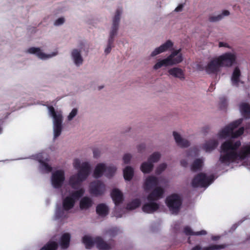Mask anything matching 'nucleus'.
Returning a JSON list of instances; mask_svg holds the SVG:
<instances>
[{
	"instance_id": "1",
	"label": "nucleus",
	"mask_w": 250,
	"mask_h": 250,
	"mask_svg": "<svg viewBox=\"0 0 250 250\" xmlns=\"http://www.w3.org/2000/svg\"><path fill=\"white\" fill-rule=\"evenodd\" d=\"M241 146L240 141L228 140L221 146L220 159L218 164L229 165L230 163L244 160L250 157V145L244 146L238 153L237 149Z\"/></svg>"
},
{
	"instance_id": "2",
	"label": "nucleus",
	"mask_w": 250,
	"mask_h": 250,
	"mask_svg": "<svg viewBox=\"0 0 250 250\" xmlns=\"http://www.w3.org/2000/svg\"><path fill=\"white\" fill-rule=\"evenodd\" d=\"M242 119L235 121L220 129L215 138L206 141L203 145V148L206 152H210L214 150L218 145V141L227 138H236L242 135L244 131V127L239 128L234 131L242 123Z\"/></svg>"
},
{
	"instance_id": "3",
	"label": "nucleus",
	"mask_w": 250,
	"mask_h": 250,
	"mask_svg": "<svg viewBox=\"0 0 250 250\" xmlns=\"http://www.w3.org/2000/svg\"><path fill=\"white\" fill-rule=\"evenodd\" d=\"M214 180V176L212 175L207 176L204 173H199L196 175L191 182L193 187H207Z\"/></svg>"
},
{
	"instance_id": "4",
	"label": "nucleus",
	"mask_w": 250,
	"mask_h": 250,
	"mask_svg": "<svg viewBox=\"0 0 250 250\" xmlns=\"http://www.w3.org/2000/svg\"><path fill=\"white\" fill-rule=\"evenodd\" d=\"M222 67H230L236 63L237 54L234 51L226 52L217 56Z\"/></svg>"
},
{
	"instance_id": "5",
	"label": "nucleus",
	"mask_w": 250,
	"mask_h": 250,
	"mask_svg": "<svg viewBox=\"0 0 250 250\" xmlns=\"http://www.w3.org/2000/svg\"><path fill=\"white\" fill-rule=\"evenodd\" d=\"M166 202L172 214H177L179 212L182 204L180 196L177 194L171 195L167 198Z\"/></svg>"
},
{
	"instance_id": "6",
	"label": "nucleus",
	"mask_w": 250,
	"mask_h": 250,
	"mask_svg": "<svg viewBox=\"0 0 250 250\" xmlns=\"http://www.w3.org/2000/svg\"><path fill=\"white\" fill-rule=\"evenodd\" d=\"M122 13V10L121 9H118L116 11L115 15L112 19V23L109 31L108 40L114 41V37L117 35Z\"/></svg>"
},
{
	"instance_id": "7",
	"label": "nucleus",
	"mask_w": 250,
	"mask_h": 250,
	"mask_svg": "<svg viewBox=\"0 0 250 250\" xmlns=\"http://www.w3.org/2000/svg\"><path fill=\"white\" fill-rule=\"evenodd\" d=\"M220 67L221 66L216 56L211 58L203 69L208 74H215L220 71Z\"/></svg>"
},
{
	"instance_id": "8",
	"label": "nucleus",
	"mask_w": 250,
	"mask_h": 250,
	"mask_svg": "<svg viewBox=\"0 0 250 250\" xmlns=\"http://www.w3.org/2000/svg\"><path fill=\"white\" fill-rule=\"evenodd\" d=\"M77 200H78V190H76L69 196L63 199L62 203L63 208L66 211L71 209L74 207Z\"/></svg>"
},
{
	"instance_id": "9",
	"label": "nucleus",
	"mask_w": 250,
	"mask_h": 250,
	"mask_svg": "<svg viewBox=\"0 0 250 250\" xmlns=\"http://www.w3.org/2000/svg\"><path fill=\"white\" fill-rule=\"evenodd\" d=\"M105 191L104 184L100 181H95L92 182L89 186L90 193L96 196H100L104 193Z\"/></svg>"
},
{
	"instance_id": "10",
	"label": "nucleus",
	"mask_w": 250,
	"mask_h": 250,
	"mask_svg": "<svg viewBox=\"0 0 250 250\" xmlns=\"http://www.w3.org/2000/svg\"><path fill=\"white\" fill-rule=\"evenodd\" d=\"M65 180L64 172L62 170H58L53 173L52 175V184L55 188H61Z\"/></svg>"
},
{
	"instance_id": "11",
	"label": "nucleus",
	"mask_w": 250,
	"mask_h": 250,
	"mask_svg": "<svg viewBox=\"0 0 250 250\" xmlns=\"http://www.w3.org/2000/svg\"><path fill=\"white\" fill-rule=\"evenodd\" d=\"M181 51V49L173 50L167 57L170 66L179 64L183 61V56Z\"/></svg>"
},
{
	"instance_id": "12",
	"label": "nucleus",
	"mask_w": 250,
	"mask_h": 250,
	"mask_svg": "<svg viewBox=\"0 0 250 250\" xmlns=\"http://www.w3.org/2000/svg\"><path fill=\"white\" fill-rule=\"evenodd\" d=\"M173 43L170 40L166 41L160 46L155 48L151 53L150 57H154L159 54L165 52L172 47Z\"/></svg>"
},
{
	"instance_id": "13",
	"label": "nucleus",
	"mask_w": 250,
	"mask_h": 250,
	"mask_svg": "<svg viewBox=\"0 0 250 250\" xmlns=\"http://www.w3.org/2000/svg\"><path fill=\"white\" fill-rule=\"evenodd\" d=\"M91 167L89 163L83 162L79 163V182L84 180L89 175Z\"/></svg>"
},
{
	"instance_id": "14",
	"label": "nucleus",
	"mask_w": 250,
	"mask_h": 250,
	"mask_svg": "<svg viewBox=\"0 0 250 250\" xmlns=\"http://www.w3.org/2000/svg\"><path fill=\"white\" fill-rule=\"evenodd\" d=\"M167 73L172 77L181 81H184L186 79L185 70L179 67H173L168 69Z\"/></svg>"
},
{
	"instance_id": "15",
	"label": "nucleus",
	"mask_w": 250,
	"mask_h": 250,
	"mask_svg": "<svg viewBox=\"0 0 250 250\" xmlns=\"http://www.w3.org/2000/svg\"><path fill=\"white\" fill-rule=\"evenodd\" d=\"M164 190L160 187H156L148 195L147 200L149 201L157 200L163 197Z\"/></svg>"
},
{
	"instance_id": "16",
	"label": "nucleus",
	"mask_w": 250,
	"mask_h": 250,
	"mask_svg": "<svg viewBox=\"0 0 250 250\" xmlns=\"http://www.w3.org/2000/svg\"><path fill=\"white\" fill-rule=\"evenodd\" d=\"M241 76V71L239 67L236 66L232 73L230 81L232 85L238 86L240 83H242L240 78Z\"/></svg>"
},
{
	"instance_id": "17",
	"label": "nucleus",
	"mask_w": 250,
	"mask_h": 250,
	"mask_svg": "<svg viewBox=\"0 0 250 250\" xmlns=\"http://www.w3.org/2000/svg\"><path fill=\"white\" fill-rule=\"evenodd\" d=\"M158 183V179L154 176H148L144 180L143 188L145 190H150Z\"/></svg>"
},
{
	"instance_id": "18",
	"label": "nucleus",
	"mask_w": 250,
	"mask_h": 250,
	"mask_svg": "<svg viewBox=\"0 0 250 250\" xmlns=\"http://www.w3.org/2000/svg\"><path fill=\"white\" fill-rule=\"evenodd\" d=\"M95 244L100 250H109L111 249V243H106L100 237L95 238Z\"/></svg>"
},
{
	"instance_id": "19",
	"label": "nucleus",
	"mask_w": 250,
	"mask_h": 250,
	"mask_svg": "<svg viewBox=\"0 0 250 250\" xmlns=\"http://www.w3.org/2000/svg\"><path fill=\"white\" fill-rule=\"evenodd\" d=\"M106 172V166L104 163L98 164L94 168L93 176L96 178L101 177L104 173Z\"/></svg>"
},
{
	"instance_id": "20",
	"label": "nucleus",
	"mask_w": 250,
	"mask_h": 250,
	"mask_svg": "<svg viewBox=\"0 0 250 250\" xmlns=\"http://www.w3.org/2000/svg\"><path fill=\"white\" fill-rule=\"evenodd\" d=\"M111 196L116 206L122 203L123 201V193L117 188H114L112 190Z\"/></svg>"
},
{
	"instance_id": "21",
	"label": "nucleus",
	"mask_w": 250,
	"mask_h": 250,
	"mask_svg": "<svg viewBox=\"0 0 250 250\" xmlns=\"http://www.w3.org/2000/svg\"><path fill=\"white\" fill-rule=\"evenodd\" d=\"M159 208V205L153 201H149L145 203L142 207L144 212L147 213H151L156 211Z\"/></svg>"
},
{
	"instance_id": "22",
	"label": "nucleus",
	"mask_w": 250,
	"mask_h": 250,
	"mask_svg": "<svg viewBox=\"0 0 250 250\" xmlns=\"http://www.w3.org/2000/svg\"><path fill=\"white\" fill-rule=\"evenodd\" d=\"M173 136L177 145L182 147H188L189 146V142L186 139L182 138L177 132H173Z\"/></svg>"
},
{
	"instance_id": "23",
	"label": "nucleus",
	"mask_w": 250,
	"mask_h": 250,
	"mask_svg": "<svg viewBox=\"0 0 250 250\" xmlns=\"http://www.w3.org/2000/svg\"><path fill=\"white\" fill-rule=\"evenodd\" d=\"M239 109L242 115L246 118H250V105L246 102H242Z\"/></svg>"
},
{
	"instance_id": "24",
	"label": "nucleus",
	"mask_w": 250,
	"mask_h": 250,
	"mask_svg": "<svg viewBox=\"0 0 250 250\" xmlns=\"http://www.w3.org/2000/svg\"><path fill=\"white\" fill-rule=\"evenodd\" d=\"M229 14L230 13L228 10H224L217 15L210 16L208 20L210 22H217L221 21L225 17L229 16Z\"/></svg>"
},
{
	"instance_id": "25",
	"label": "nucleus",
	"mask_w": 250,
	"mask_h": 250,
	"mask_svg": "<svg viewBox=\"0 0 250 250\" xmlns=\"http://www.w3.org/2000/svg\"><path fill=\"white\" fill-rule=\"evenodd\" d=\"M27 52L30 54H36L39 58L41 59H45L51 57L50 55H47L43 53L40 48L38 47H30L27 50Z\"/></svg>"
},
{
	"instance_id": "26",
	"label": "nucleus",
	"mask_w": 250,
	"mask_h": 250,
	"mask_svg": "<svg viewBox=\"0 0 250 250\" xmlns=\"http://www.w3.org/2000/svg\"><path fill=\"white\" fill-rule=\"evenodd\" d=\"M226 247L225 245H211L204 248L197 246L193 248L191 250H220L224 249Z\"/></svg>"
},
{
	"instance_id": "27",
	"label": "nucleus",
	"mask_w": 250,
	"mask_h": 250,
	"mask_svg": "<svg viewBox=\"0 0 250 250\" xmlns=\"http://www.w3.org/2000/svg\"><path fill=\"white\" fill-rule=\"evenodd\" d=\"M70 235L68 233H65L62 235L60 240V245L62 249H66L69 246Z\"/></svg>"
},
{
	"instance_id": "28",
	"label": "nucleus",
	"mask_w": 250,
	"mask_h": 250,
	"mask_svg": "<svg viewBox=\"0 0 250 250\" xmlns=\"http://www.w3.org/2000/svg\"><path fill=\"white\" fill-rule=\"evenodd\" d=\"M170 66L167 57L164 59H159L157 60L156 63L153 66V69L157 70L162 67H167Z\"/></svg>"
},
{
	"instance_id": "29",
	"label": "nucleus",
	"mask_w": 250,
	"mask_h": 250,
	"mask_svg": "<svg viewBox=\"0 0 250 250\" xmlns=\"http://www.w3.org/2000/svg\"><path fill=\"white\" fill-rule=\"evenodd\" d=\"M153 167V164L147 160L142 164L140 169L144 173H149L152 170Z\"/></svg>"
},
{
	"instance_id": "30",
	"label": "nucleus",
	"mask_w": 250,
	"mask_h": 250,
	"mask_svg": "<svg viewBox=\"0 0 250 250\" xmlns=\"http://www.w3.org/2000/svg\"><path fill=\"white\" fill-rule=\"evenodd\" d=\"M92 205V200L87 197L83 198L79 203V207L81 209H87L90 207Z\"/></svg>"
},
{
	"instance_id": "31",
	"label": "nucleus",
	"mask_w": 250,
	"mask_h": 250,
	"mask_svg": "<svg viewBox=\"0 0 250 250\" xmlns=\"http://www.w3.org/2000/svg\"><path fill=\"white\" fill-rule=\"evenodd\" d=\"M123 174L125 180H131L134 174L133 168L130 166L126 167L123 170Z\"/></svg>"
},
{
	"instance_id": "32",
	"label": "nucleus",
	"mask_w": 250,
	"mask_h": 250,
	"mask_svg": "<svg viewBox=\"0 0 250 250\" xmlns=\"http://www.w3.org/2000/svg\"><path fill=\"white\" fill-rule=\"evenodd\" d=\"M97 213L101 216H104L107 214L108 208L107 206L104 204H101L97 206L96 208Z\"/></svg>"
},
{
	"instance_id": "33",
	"label": "nucleus",
	"mask_w": 250,
	"mask_h": 250,
	"mask_svg": "<svg viewBox=\"0 0 250 250\" xmlns=\"http://www.w3.org/2000/svg\"><path fill=\"white\" fill-rule=\"evenodd\" d=\"M95 238L93 239L90 236H85L83 239V242L86 249L91 248L95 244Z\"/></svg>"
},
{
	"instance_id": "34",
	"label": "nucleus",
	"mask_w": 250,
	"mask_h": 250,
	"mask_svg": "<svg viewBox=\"0 0 250 250\" xmlns=\"http://www.w3.org/2000/svg\"><path fill=\"white\" fill-rule=\"evenodd\" d=\"M184 232L186 234L189 235H204L207 234L206 231L204 230L197 232H193L188 227L185 228Z\"/></svg>"
},
{
	"instance_id": "35",
	"label": "nucleus",
	"mask_w": 250,
	"mask_h": 250,
	"mask_svg": "<svg viewBox=\"0 0 250 250\" xmlns=\"http://www.w3.org/2000/svg\"><path fill=\"white\" fill-rule=\"evenodd\" d=\"M69 185L72 188L78 190V172L70 177L69 181Z\"/></svg>"
},
{
	"instance_id": "36",
	"label": "nucleus",
	"mask_w": 250,
	"mask_h": 250,
	"mask_svg": "<svg viewBox=\"0 0 250 250\" xmlns=\"http://www.w3.org/2000/svg\"><path fill=\"white\" fill-rule=\"evenodd\" d=\"M58 245L57 242L50 241L44 245L40 250H56Z\"/></svg>"
},
{
	"instance_id": "37",
	"label": "nucleus",
	"mask_w": 250,
	"mask_h": 250,
	"mask_svg": "<svg viewBox=\"0 0 250 250\" xmlns=\"http://www.w3.org/2000/svg\"><path fill=\"white\" fill-rule=\"evenodd\" d=\"M161 157V154L160 152H155L151 154L148 157L147 160L153 164V163H155L158 162L160 159Z\"/></svg>"
},
{
	"instance_id": "38",
	"label": "nucleus",
	"mask_w": 250,
	"mask_h": 250,
	"mask_svg": "<svg viewBox=\"0 0 250 250\" xmlns=\"http://www.w3.org/2000/svg\"><path fill=\"white\" fill-rule=\"evenodd\" d=\"M140 204L141 201L138 199H136L127 205L126 208L128 210H133L138 208Z\"/></svg>"
},
{
	"instance_id": "39",
	"label": "nucleus",
	"mask_w": 250,
	"mask_h": 250,
	"mask_svg": "<svg viewBox=\"0 0 250 250\" xmlns=\"http://www.w3.org/2000/svg\"><path fill=\"white\" fill-rule=\"evenodd\" d=\"M203 165V160L198 159L195 160L191 166V169L193 171H196L199 169Z\"/></svg>"
},
{
	"instance_id": "40",
	"label": "nucleus",
	"mask_w": 250,
	"mask_h": 250,
	"mask_svg": "<svg viewBox=\"0 0 250 250\" xmlns=\"http://www.w3.org/2000/svg\"><path fill=\"white\" fill-rule=\"evenodd\" d=\"M117 170V167L114 166H110L109 167H106V172L105 174V176L110 177L113 175L115 174Z\"/></svg>"
},
{
	"instance_id": "41",
	"label": "nucleus",
	"mask_w": 250,
	"mask_h": 250,
	"mask_svg": "<svg viewBox=\"0 0 250 250\" xmlns=\"http://www.w3.org/2000/svg\"><path fill=\"white\" fill-rule=\"evenodd\" d=\"M65 210L62 208H58L56 209L55 217L57 219H61L65 217Z\"/></svg>"
},
{
	"instance_id": "42",
	"label": "nucleus",
	"mask_w": 250,
	"mask_h": 250,
	"mask_svg": "<svg viewBox=\"0 0 250 250\" xmlns=\"http://www.w3.org/2000/svg\"><path fill=\"white\" fill-rule=\"evenodd\" d=\"M41 165V168L46 172H50L52 171V167L49 165L47 163L42 160L39 161Z\"/></svg>"
},
{
	"instance_id": "43",
	"label": "nucleus",
	"mask_w": 250,
	"mask_h": 250,
	"mask_svg": "<svg viewBox=\"0 0 250 250\" xmlns=\"http://www.w3.org/2000/svg\"><path fill=\"white\" fill-rule=\"evenodd\" d=\"M62 130V125H54V136L55 138H57L61 135Z\"/></svg>"
},
{
	"instance_id": "44",
	"label": "nucleus",
	"mask_w": 250,
	"mask_h": 250,
	"mask_svg": "<svg viewBox=\"0 0 250 250\" xmlns=\"http://www.w3.org/2000/svg\"><path fill=\"white\" fill-rule=\"evenodd\" d=\"M54 125H62V117L61 114H57L54 117Z\"/></svg>"
},
{
	"instance_id": "45",
	"label": "nucleus",
	"mask_w": 250,
	"mask_h": 250,
	"mask_svg": "<svg viewBox=\"0 0 250 250\" xmlns=\"http://www.w3.org/2000/svg\"><path fill=\"white\" fill-rule=\"evenodd\" d=\"M167 167V165L166 163H162L160 164L156 168L155 170V173L156 174H160L163 171H164Z\"/></svg>"
},
{
	"instance_id": "46",
	"label": "nucleus",
	"mask_w": 250,
	"mask_h": 250,
	"mask_svg": "<svg viewBox=\"0 0 250 250\" xmlns=\"http://www.w3.org/2000/svg\"><path fill=\"white\" fill-rule=\"evenodd\" d=\"M132 156L130 153H125L123 156V161L124 164H127L130 162Z\"/></svg>"
},
{
	"instance_id": "47",
	"label": "nucleus",
	"mask_w": 250,
	"mask_h": 250,
	"mask_svg": "<svg viewBox=\"0 0 250 250\" xmlns=\"http://www.w3.org/2000/svg\"><path fill=\"white\" fill-rule=\"evenodd\" d=\"M113 41H110V40H108V43H107V45L106 47V48H105L104 49V53L105 54H109L110 52H111V49H112V43L113 42Z\"/></svg>"
},
{
	"instance_id": "48",
	"label": "nucleus",
	"mask_w": 250,
	"mask_h": 250,
	"mask_svg": "<svg viewBox=\"0 0 250 250\" xmlns=\"http://www.w3.org/2000/svg\"><path fill=\"white\" fill-rule=\"evenodd\" d=\"M72 56L74 59L75 63L78 65V50L74 49L72 52Z\"/></svg>"
},
{
	"instance_id": "49",
	"label": "nucleus",
	"mask_w": 250,
	"mask_h": 250,
	"mask_svg": "<svg viewBox=\"0 0 250 250\" xmlns=\"http://www.w3.org/2000/svg\"><path fill=\"white\" fill-rule=\"evenodd\" d=\"M77 109L74 108L68 116V120L71 121L77 114Z\"/></svg>"
},
{
	"instance_id": "50",
	"label": "nucleus",
	"mask_w": 250,
	"mask_h": 250,
	"mask_svg": "<svg viewBox=\"0 0 250 250\" xmlns=\"http://www.w3.org/2000/svg\"><path fill=\"white\" fill-rule=\"evenodd\" d=\"M64 22V19L62 17L59 18L54 22V25L59 26L62 24Z\"/></svg>"
},
{
	"instance_id": "51",
	"label": "nucleus",
	"mask_w": 250,
	"mask_h": 250,
	"mask_svg": "<svg viewBox=\"0 0 250 250\" xmlns=\"http://www.w3.org/2000/svg\"><path fill=\"white\" fill-rule=\"evenodd\" d=\"M219 47H226L228 48H230V46L227 42H219L218 44Z\"/></svg>"
},
{
	"instance_id": "52",
	"label": "nucleus",
	"mask_w": 250,
	"mask_h": 250,
	"mask_svg": "<svg viewBox=\"0 0 250 250\" xmlns=\"http://www.w3.org/2000/svg\"><path fill=\"white\" fill-rule=\"evenodd\" d=\"M93 157L95 158H98L100 156V154H101V152H100V150L98 149H95L94 150H93Z\"/></svg>"
},
{
	"instance_id": "53",
	"label": "nucleus",
	"mask_w": 250,
	"mask_h": 250,
	"mask_svg": "<svg viewBox=\"0 0 250 250\" xmlns=\"http://www.w3.org/2000/svg\"><path fill=\"white\" fill-rule=\"evenodd\" d=\"M49 110L50 114L53 117H54L57 114L53 106H50L49 107Z\"/></svg>"
},
{
	"instance_id": "54",
	"label": "nucleus",
	"mask_w": 250,
	"mask_h": 250,
	"mask_svg": "<svg viewBox=\"0 0 250 250\" xmlns=\"http://www.w3.org/2000/svg\"><path fill=\"white\" fill-rule=\"evenodd\" d=\"M183 7L184 4H180L175 9L174 11L177 12H181L183 10Z\"/></svg>"
},
{
	"instance_id": "55",
	"label": "nucleus",
	"mask_w": 250,
	"mask_h": 250,
	"mask_svg": "<svg viewBox=\"0 0 250 250\" xmlns=\"http://www.w3.org/2000/svg\"><path fill=\"white\" fill-rule=\"evenodd\" d=\"M74 166L76 169H78V159L76 158L74 160Z\"/></svg>"
},
{
	"instance_id": "56",
	"label": "nucleus",
	"mask_w": 250,
	"mask_h": 250,
	"mask_svg": "<svg viewBox=\"0 0 250 250\" xmlns=\"http://www.w3.org/2000/svg\"><path fill=\"white\" fill-rule=\"evenodd\" d=\"M181 165L183 167H187L188 165V162L187 161L183 160L181 161Z\"/></svg>"
},
{
	"instance_id": "57",
	"label": "nucleus",
	"mask_w": 250,
	"mask_h": 250,
	"mask_svg": "<svg viewBox=\"0 0 250 250\" xmlns=\"http://www.w3.org/2000/svg\"><path fill=\"white\" fill-rule=\"evenodd\" d=\"M83 190L82 189V188H79V197L83 194Z\"/></svg>"
},
{
	"instance_id": "58",
	"label": "nucleus",
	"mask_w": 250,
	"mask_h": 250,
	"mask_svg": "<svg viewBox=\"0 0 250 250\" xmlns=\"http://www.w3.org/2000/svg\"><path fill=\"white\" fill-rule=\"evenodd\" d=\"M114 215L117 217H121L122 216L121 215L118 214L117 211H116L114 213Z\"/></svg>"
},
{
	"instance_id": "59",
	"label": "nucleus",
	"mask_w": 250,
	"mask_h": 250,
	"mask_svg": "<svg viewBox=\"0 0 250 250\" xmlns=\"http://www.w3.org/2000/svg\"><path fill=\"white\" fill-rule=\"evenodd\" d=\"M219 238V237L218 236H213L212 237V239L213 240H217Z\"/></svg>"
},
{
	"instance_id": "60",
	"label": "nucleus",
	"mask_w": 250,
	"mask_h": 250,
	"mask_svg": "<svg viewBox=\"0 0 250 250\" xmlns=\"http://www.w3.org/2000/svg\"><path fill=\"white\" fill-rule=\"evenodd\" d=\"M108 233L111 236H113L115 234L113 233V232L111 230H110L108 232Z\"/></svg>"
},
{
	"instance_id": "61",
	"label": "nucleus",
	"mask_w": 250,
	"mask_h": 250,
	"mask_svg": "<svg viewBox=\"0 0 250 250\" xmlns=\"http://www.w3.org/2000/svg\"><path fill=\"white\" fill-rule=\"evenodd\" d=\"M79 64L82 63V62H83V59H82V58L80 55H79Z\"/></svg>"
},
{
	"instance_id": "62",
	"label": "nucleus",
	"mask_w": 250,
	"mask_h": 250,
	"mask_svg": "<svg viewBox=\"0 0 250 250\" xmlns=\"http://www.w3.org/2000/svg\"><path fill=\"white\" fill-rule=\"evenodd\" d=\"M192 151L190 152L189 154H188L187 157L188 158L190 157V156H192Z\"/></svg>"
},
{
	"instance_id": "63",
	"label": "nucleus",
	"mask_w": 250,
	"mask_h": 250,
	"mask_svg": "<svg viewBox=\"0 0 250 250\" xmlns=\"http://www.w3.org/2000/svg\"><path fill=\"white\" fill-rule=\"evenodd\" d=\"M104 87V86H100L98 87V89L101 90Z\"/></svg>"
},
{
	"instance_id": "64",
	"label": "nucleus",
	"mask_w": 250,
	"mask_h": 250,
	"mask_svg": "<svg viewBox=\"0 0 250 250\" xmlns=\"http://www.w3.org/2000/svg\"><path fill=\"white\" fill-rule=\"evenodd\" d=\"M2 131V128L1 127H0V133H1Z\"/></svg>"
}]
</instances>
